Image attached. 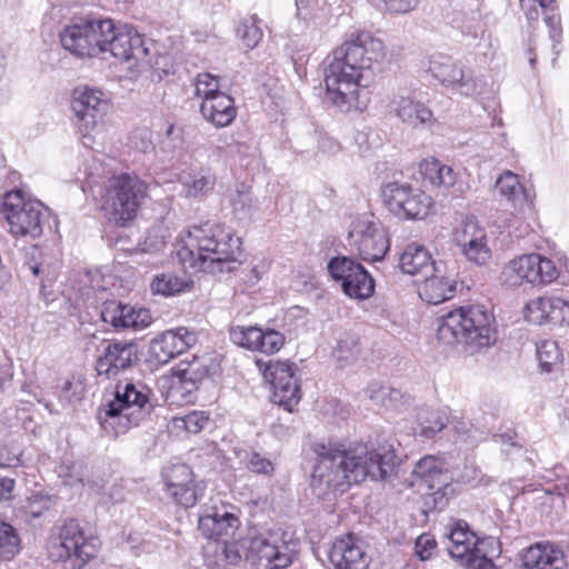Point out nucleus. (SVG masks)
<instances>
[{
    "instance_id": "1",
    "label": "nucleus",
    "mask_w": 569,
    "mask_h": 569,
    "mask_svg": "<svg viewBox=\"0 0 569 569\" xmlns=\"http://www.w3.org/2000/svg\"><path fill=\"white\" fill-rule=\"evenodd\" d=\"M386 57L383 42L369 31H355L336 48L325 69L327 99L340 111L362 110L365 89Z\"/></svg>"
},
{
    "instance_id": "2",
    "label": "nucleus",
    "mask_w": 569,
    "mask_h": 569,
    "mask_svg": "<svg viewBox=\"0 0 569 569\" xmlns=\"http://www.w3.org/2000/svg\"><path fill=\"white\" fill-rule=\"evenodd\" d=\"M312 451L317 463L311 476V488L319 498L337 491L343 492L350 485L367 477L385 480L397 466V456L391 445L370 449L360 443L345 448L342 445L315 442Z\"/></svg>"
},
{
    "instance_id": "3",
    "label": "nucleus",
    "mask_w": 569,
    "mask_h": 569,
    "mask_svg": "<svg viewBox=\"0 0 569 569\" xmlns=\"http://www.w3.org/2000/svg\"><path fill=\"white\" fill-rule=\"evenodd\" d=\"M241 256L240 238L219 223L194 226L188 231L187 243L178 250L184 269L209 273L231 272Z\"/></svg>"
},
{
    "instance_id": "4",
    "label": "nucleus",
    "mask_w": 569,
    "mask_h": 569,
    "mask_svg": "<svg viewBox=\"0 0 569 569\" xmlns=\"http://www.w3.org/2000/svg\"><path fill=\"white\" fill-rule=\"evenodd\" d=\"M157 399L150 387L142 381L119 382L114 400L102 405L98 419L104 430L124 432L131 426H139L154 411Z\"/></svg>"
},
{
    "instance_id": "5",
    "label": "nucleus",
    "mask_w": 569,
    "mask_h": 569,
    "mask_svg": "<svg viewBox=\"0 0 569 569\" xmlns=\"http://www.w3.org/2000/svg\"><path fill=\"white\" fill-rule=\"evenodd\" d=\"M492 322L493 316L483 306L460 307L441 318L437 336L447 346L465 343L470 352H476L496 342Z\"/></svg>"
},
{
    "instance_id": "6",
    "label": "nucleus",
    "mask_w": 569,
    "mask_h": 569,
    "mask_svg": "<svg viewBox=\"0 0 569 569\" xmlns=\"http://www.w3.org/2000/svg\"><path fill=\"white\" fill-rule=\"evenodd\" d=\"M147 196L148 186L138 176L131 173L113 176L104 187L102 209L110 222L123 227L137 217Z\"/></svg>"
},
{
    "instance_id": "7",
    "label": "nucleus",
    "mask_w": 569,
    "mask_h": 569,
    "mask_svg": "<svg viewBox=\"0 0 569 569\" xmlns=\"http://www.w3.org/2000/svg\"><path fill=\"white\" fill-rule=\"evenodd\" d=\"M448 539L451 543L449 555L463 561L469 569H499L492 561L499 553L497 541L490 537L478 538L466 521H455Z\"/></svg>"
},
{
    "instance_id": "8",
    "label": "nucleus",
    "mask_w": 569,
    "mask_h": 569,
    "mask_svg": "<svg viewBox=\"0 0 569 569\" xmlns=\"http://www.w3.org/2000/svg\"><path fill=\"white\" fill-rule=\"evenodd\" d=\"M2 213L14 237L37 239L43 232L47 208L39 200L26 199L21 190L6 193Z\"/></svg>"
},
{
    "instance_id": "9",
    "label": "nucleus",
    "mask_w": 569,
    "mask_h": 569,
    "mask_svg": "<svg viewBox=\"0 0 569 569\" xmlns=\"http://www.w3.org/2000/svg\"><path fill=\"white\" fill-rule=\"evenodd\" d=\"M425 71L443 87L461 96L476 98L488 92V83L482 74L466 69L462 62L450 57H431Z\"/></svg>"
},
{
    "instance_id": "10",
    "label": "nucleus",
    "mask_w": 569,
    "mask_h": 569,
    "mask_svg": "<svg viewBox=\"0 0 569 569\" xmlns=\"http://www.w3.org/2000/svg\"><path fill=\"white\" fill-rule=\"evenodd\" d=\"M297 542L278 529L251 537L247 558L256 569H284L292 561Z\"/></svg>"
},
{
    "instance_id": "11",
    "label": "nucleus",
    "mask_w": 569,
    "mask_h": 569,
    "mask_svg": "<svg viewBox=\"0 0 569 569\" xmlns=\"http://www.w3.org/2000/svg\"><path fill=\"white\" fill-rule=\"evenodd\" d=\"M349 246L365 261H379L389 250V239L382 223L371 213L357 216L350 223Z\"/></svg>"
},
{
    "instance_id": "12",
    "label": "nucleus",
    "mask_w": 569,
    "mask_h": 569,
    "mask_svg": "<svg viewBox=\"0 0 569 569\" xmlns=\"http://www.w3.org/2000/svg\"><path fill=\"white\" fill-rule=\"evenodd\" d=\"M97 551L93 539L84 536L80 523L70 519L61 527L59 537L48 546L49 558L52 561H71L73 569L83 567Z\"/></svg>"
},
{
    "instance_id": "13",
    "label": "nucleus",
    "mask_w": 569,
    "mask_h": 569,
    "mask_svg": "<svg viewBox=\"0 0 569 569\" xmlns=\"http://www.w3.org/2000/svg\"><path fill=\"white\" fill-rule=\"evenodd\" d=\"M559 276L555 262L537 253L523 254L509 261L500 273V281L509 288L523 283L548 284Z\"/></svg>"
},
{
    "instance_id": "14",
    "label": "nucleus",
    "mask_w": 569,
    "mask_h": 569,
    "mask_svg": "<svg viewBox=\"0 0 569 569\" xmlns=\"http://www.w3.org/2000/svg\"><path fill=\"white\" fill-rule=\"evenodd\" d=\"M71 109L78 120L79 131L82 134V143L90 147L91 132L110 109V100L101 90L78 87L72 91Z\"/></svg>"
},
{
    "instance_id": "15",
    "label": "nucleus",
    "mask_w": 569,
    "mask_h": 569,
    "mask_svg": "<svg viewBox=\"0 0 569 569\" xmlns=\"http://www.w3.org/2000/svg\"><path fill=\"white\" fill-rule=\"evenodd\" d=\"M381 196L386 208L400 219H423L432 204L431 198L423 191L398 182L387 183Z\"/></svg>"
},
{
    "instance_id": "16",
    "label": "nucleus",
    "mask_w": 569,
    "mask_h": 569,
    "mask_svg": "<svg viewBox=\"0 0 569 569\" xmlns=\"http://www.w3.org/2000/svg\"><path fill=\"white\" fill-rule=\"evenodd\" d=\"M257 365L261 368L262 361H257ZM263 366V376L272 388V402L292 412L301 398L297 367L289 361L279 360L269 361Z\"/></svg>"
},
{
    "instance_id": "17",
    "label": "nucleus",
    "mask_w": 569,
    "mask_h": 569,
    "mask_svg": "<svg viewBox=\"0 0 569 569\" xmlns=\"http://www.w3.org/2000/svg\"><path fill=\"white\" fill-rule=\"evenodd\" d=\"M102 21L78 19L66 26L60 32L62 47L80 58H91L103 53V47H100Z\"/></svg>"
},
{
    "instance_id": "18",
    "label": "nucleus",
    "mask_w": 569,
    "mask_h": 569,
    "mask_svg": "<svg viewBox=\"0 0 569 569\" xmlns=\"http://www.w3.org/2000/svg\"><path fill=\"white\" fill-rule=\"evenodd\" d=\"M211 369V358L196 357L181 360L172 371L173 385L171 392L173 396H180L183 401H193V393L198 390L200 383L209 376Z\"/></svg>"
},
{
    "instance_id": "19",
    "label": "nucleus",
    "mask_w": 569,
    "mask_h": 569,
    "mask_svg": "<svg viewBox=\"0 0 569 569\" xmlns=\"http://www.w3.org/2000/svg\"><path fill=\"white\" fill-rule=\"evenodd\" d=\"M453 240L460 252L470 262L485 264L491 257L486 232L473 219H468L460 228L456 229Z\"/></svg>"
},
{
    "instance_id": "20",
    "label": "nucleus",
    "mask_w": 569,
    "mask_h": 569,
    "mask_svg": "<svg viewBox=\"0 0 569 569\" xmlns=\"http://www.w3.org/2000/svg\"><path fill=\"white\" fill-rule=\"evenodd\" d=\"M328 557L335 569L368 568L365 541L351 533L337 539L332 543Z\"/></svg>"
},
{
    "instance_id": "21",
    "label": "nucleus",
    "mask_w": 569,
    "mask_h": 569,
    "mask_svg": "<svg viewBox=\"0 0 569 569\" xmlns=\"http://www.w3.org/2000/svg\"><path fill=\"white\" fill-rule=\"evenodd\" d=\"M100 315L102 321L114 329H144L152 322L148 309H136L116 300L104 301Z\"/></svg>"
},
{
    "instance_id": "22",
    "label": "nucleus",
    "mask_w": 569,
    "mask_h": 569,
    "mask_svg": "<svg viewBox=\"0 0 569 569\" xmlns=\"http://www.w3.org/2000/svg\"><path fill=\"white\" fill-rule=\"evenodd\" d=\"M101 27L100 47H103V53L109 52L119 60H129L134 56V51L140 49L142 41L139 34L117 29L110 19H104Z\"/></svg>"
},
{
    "instance_id": "23",
    "label": "nucleus",
    "mask_w": 569,
    "mask_h": 569,
    "mask_svg": "<svg viewBox=\"0 0 569 569\" xmlns=\"http://www.w3.org/2000/svg\"><path fill=\"white\" fill-rule=\"evenodd\" d=\"M134 360H137V352L133 343H109L103 353L98 357L96 370L99 376L110 379L131 368Z\"/></svg>"
},
{
    "instance_id": "24",
    "label": "nucleus",
    "mask_w": 569,
    "mask_h": 569,
    "mask_svg": "<svg viewBox=\"0 0 569 569\" xmlns=\"http://www.w3.org/2000/svg\"><path fill=\"white\" fill-rule=\"evenodd\" d=\"M196 335L187 328H178L163 332L151 342V353L159 363H167L194 345Z\"/></svg>"
},
{
    "instance_id": "25",
    "label": "nucleus",
    "mask_w": 569,
    "mask_h": 569,
    "mask_svg": "<svg viewBox=\"0 0 569 569\" xmlns=\"http://www.w3.org/2000/svg\"><path fill=\"white\" fill-rule=\"evenodd\" d=\"M239 526L240 521L233 513L227 510L220 512L217 508H213L210 512L199 517L198 528L206 538L221 540L227 543Z\"/></svg>"
},
{
    "instance_id": "26",
    "label": "nucleus",
    "mask_w": 569,
    "mask_h": 569,
    "mask_svg": "<svg viewBox=\"0 0 569 569\" xmlns=\"http://www.w3.org/2000/svg\"><path fill=\"white\" fill-rule=\"evenodd\" d=\"M523 569H565L567 561L563 552L550 543H536L522 555Z\"/></svg>"
},
{
    "instance_id": "27",
    "label": "nucleus",
    "mask_w": 569,
    "mask_h": 569,
    "mask_svg": "<svg viewBox=\"0 0 569 569\" xmlns=\"http://www.w3.org/2000/svg\"><path fill=\"white\" fill-rule=\"evenodd\" d=\"M453 276V271L448 272V267L445 263L441 273L432 272L430 277L425 279L419 289V296L430 305H438L451 299L457 286Z\"/></svg>"
},
{
    "instance_id": "28",
    "label": "nucleus",
    "mask_w": 569,
    "mask_h": 569,
    "mask_svg": "<svg viewBox=\"0 0 569 569\" xmlns=\"http://www.w3.org/2000/svg\"><path fill=\"white\" fill-rule=\"evenodd\" d=\"M569 316V303L560 298H537L526 305V318L532 323L561 322Z\"/></svg>"
},
{
    "instance_id": "29",
    "label": "nucleus",
    "mask_w": 569,
    "mask_h": 569,
    "mask_svg": "<svg viewBox=\"0 0 569 569\" xmlns=\"http://www.w3.org/2000/svg\"><path fill=\"white\" fill-rule=\"evenodd\" d=\"M392 110L397 117L413 129L430 126L433 122L431 110L410 96H398L392 100Z\"/></svg>"
},
{
    "instance_id": "30",
    "label": "nucleus",
    "mask_w": 569,
    "mask_h": 569,
    "mask_svg": "<svg viewBox=\"0 0 569 569\" xmlns=\"http://www.w3.org/2000/svg\"><path fill=\"white\" fill-rule=\"evenodd\" d=\"M399 266L405 273L419 274L427 271L441 273L443 261H433L429 251L419 244H409L401 253Z\"/></svg>"
},
{
    "instance_id": "31",
    "label": "nucleus",
    "mask_w": 569,
    "mask_h": 569,
    "mask_svg": "<svg viewBox=\"0 0 569 569\" xmlns=\"http://www.w3.org/2000/svg\"><path fill=\"white\" fill-rule=\"evenodd\" d=\"M200 111L217 128L229 126L237 114L233 99L227 93L214 94L202 101Z\"/></svg>"
},
{
    "instance_id": "32",
    "label": "nucleus",
    "mask_w": 569,
    "mask_h": 569,
    "mask_svg": "<svg viewBox=\"0 0 569 569\" xmlns=\"http://www.w3.org/2000/svg\"><path fill=\"white\" fill-rule=\"evenodd\" d=\"M420 172L423 180L440 192H447L456 182L453 170L439 160L431 158L420 163Z\"/></svg>"
},
{
    "instance_id": "33",
    "label": "nucleus",
    "mask_w": 569,
    "mask_h": 569,
    "mask_svg": "<svg viewBox=\"0 0 569 569\" xmlns=\"http://www.w3.org/2000/svg\"><path fill=\"white\" fill-rule=\"evenodd\" d=\"M193 281L181 278L173 272L156 274L150 282V291L154 296L171 297L190 291Z\"/></svg>"
},
{
    "instance_id": "34",
    "label": "nucleus",
    "mask_w": 569,
    "mask_h": 569,
    "mask_svg": "<svg viewBox=\"0 0 569 569\" xmlns=\"http://www.w3.org/2000/svg\"><path fill=\"white\" fill-rule=\"evenodd\" d=\"M412 475L427 486L428 489H433L437 482H440L445 477H451L446 469L445 462L433 456H426L420 459L413 470Z\"/></svg>"
},
{
    "instance_id": "35",
    "label": "nucleus",
    "mask_w": 569,
    "mask_h": 569,
    "mask_svg": "<svg viewBox=\"0 0 569 569\" xmlns=\"http://www.w3.org/2000/svg\"><path fill=\"white\" fill-rule=\"evenodd\" d=\"M188 197L198 198L210 193L216 186V176L209 169H200L180 177Z\"/></svg>"
},
{
    "instance_id": "36",
    "label": "nucleus",
    "mask_w": 569,
    "mask_h": 569,
    "mask_svg": "<svg viewBox=\"0 0 569 569\" xmlns=\"http://www.w3.org/2000/svg\"><path fill=\"white\" fill-rule=\"evenodd\" d=\"M451 477H445L440 482L436 483L430 492L422 496V511L428 515L432 511L443 510L451 497L455 495V488L451 485Z\"/></svg>"
},
{
    "instance_id": "37",
    "label": "nucleus",
    "mask_w": 569,
    "mask_h": 569,
    "mask_svg": "<svg viewBox=\"0 0 569 569\" xmlns=\"http://www.w3.org/2000/svg\"><path fill=\"white\" fill-rule=\"evenodd\" d=\"M366 392L375 405L388 410H398L405 403V395L399 389L380 382L370 383Z\"/></svg>"
},
{
    "instance_id": "38",
    "label": "nucleus",
    "mask_w": 569,
    "mask_h": 569,
    "mask_svg": "<svg viewBox=\"0 0 569 569\" xmlns=\"http://www.w3.org/2000/svg\"><path fill=\"white\" fill-rule=\"evenodd\" d=\"M351 278L343 283V292L356 299L369 298L375 291V282L368 271L359 263Z\"/></svg>"
},
{
    "instance_id": "39",
    "label": "nucleus",
    "mask_w": 569,
    "mask_h": 569,
    "mask_svg": "<svg viewBox=\"0 0 569 569\" xmlns=\"http://www.w3.org/2000/svg\"><path fill=\"white\" fill-rule=\"evenodd\" d=\"M496 189L501 198L513 206L522 203L526 198L525 188L521 186L518 176L509 170L499 176L496 181Z\"/></svg>"
},
{
    "instance_id": "40",
    "label": "nucleus",
    "mask_w": 569,
    "mask_h": 569,
    "mask_svg": "<svg viewBox=\"0 0 569 569\" xmlns=\"http://www.w3.org/2000/svg\"><path fill=\"white\" fill-rule=\"evenodd\" d=\"M359 355V340L355 335L342 333L337 339V345L332 350V357L341 367L351 363Z\"/></svg>"
},
{
    "instance_id": "41",
    "label": "nucleus",
    "mask_w": 569,
    "mask_h": 569,
    "mask_svg": "<svg viewBox=\"0 0 569 569\" xmlns=\"http://www.w3.org/2000/svg\"><path fill=\"white\" fill-rule=\"evenodd\" d=\"M230 340L244 349L258 351L259 339L262 337V329L258 327H232L230 329Z\"/></svg>"
},
{
    "instance_id": "42",
    "label": "nucleus",
    "mask_w": 569,
    "mask_h": 569,
    "mask_svg": "<svg viewBox=\"0 0 569 569\" xmlns=\"http://www.w3.org/2000/svg\"><path fill=\"white\" fill-rule=\"evenodd\" d=\"M167 493L179 505L189 508L203 496L204 487L200 482L177 488H166Z\"/></svg>"
},
{
    "instance_id": "43",
    "label": "nucleus",
    "mask_w": 569,
    "mask_h": 569,
    "mask_svg": "<svg viewBox=\"0 0 569 569\" xmlns=\"http://www.w3.org/2000/svg\"><path fill=\"white\" fill-rule=\"evenodd\" d=\"M230 203L233 212L247 218L254 209V201L251 194L250 187L246 183H238L233 193L230 196Z\"/></svg>"
},
{
    "instance_id": "44",
    "label": "nucleus",
    "mask_w": 569,
    "mask_h": 569,
    "mask_svg": "<svg viewBox=\"0 0 569 569\" xmlns=\"http://www.w3.org/2000/svg\"><path fill=\"white\" fill-rule=\"evenodd\" d=\"M419 435L425 439L433 438L448 423V417L440 411H428L419 418Z\"/></svg>"
},
{
    "instance_id": "45",
    "label": "nucleus",
    "mask_w": 569,
    "mask_h": 569,
    "mask_svg": "<svg viewBox=\"0 0 569 569\" xmlns=\"http://www.w3.org/2000/svg\"><path fill=\"white\" fill-rule=\"evenodd\" d=\"M19 542L14 528L0 521V559L10 560L18 552Z\"/></svg>"
},
{
    "instance_id": "46",
    "label": "nucleus",
    "mask_w": 569,
    "mask_h": 569,
    "mask_svg": "<svg viewBox=\"0 0 569 569\" xmlns=\"http://www.w3.org/2000/svg\"><path fill=\"white\" fill-rule=\"evenodd\" d=\"M237 34L246 48L253 49L262 39L263 33L258 24V19L256 17H249L239 23Z\"/></svg>"
},
{
    "instance_id": "47",
    "label": "nucleus",
    "mask_w": 569,
    "mask_h": 569,
    "mask_svg": "<svg viewBox=\"0 0 569 569\" xmlns=\"http://www.w3.org/2000/svg\"><path fill=\"white\" fill-rule=\"evenodd\" d=\"M537 357L540 367L549 372L555 366L561 362L562 355L556 341L546 340L537 346Z\"/></svg>"
},
{
    "instance_id": "48",
    "label": "nucleus",
    "mask_w": 569,
    "mask_h": 569,
    "mask_svg": "<svg viewBox=\"0 0 569 569\" xmlns=\"http://www.w3.org/2000/svg\"><path fill=\"white\" fill-rule=\"evenodd\" d=\"M358 264L353 259L337 257L329 261L328 270L335 280L341 281V288L343 289V283L351 278L349 274H353Z\"/></svg>"
},
{
    "instance_id": "49",
    "label": "nucleus",
    "mask_w": 569,
    "mask_h": 569,
    "mask_svg": "<svg viewBox=\"0 0 569 569\" xmlns=\"http://www.w3.org/2000/svg\"><path fill=\"white\" fill-rule=\"evenodd\" d=\"M166 488H177L196 483L193 472L187 465H176L168 469L164 475Z\"/></svg>"
},
{
    "instance_id": "50",
    "label": "nucleus",
    "mask_w": 569,
    "mask_h": 569,
    "mask_svg": "<svg viewBox=\"0 0 569 569\" xmlns=\"http://www.w3.org/2000/svg\"><path fill=\"white\" fill-rule=\"evenodd\" d=\"M194 92L197 97L202 98V101L214 94H221L219 78L211 73H199L194 81Z\"/></svg>"
},
{
    "instance_id": "51",
    "label": "nucleus",
    "mask_w": 569,
    "mask_h": 569,
    "mask_svg": "<svg viewBox=\"0 0 569 569\" xmlns=\"http://www.w3.org/2000/svg\"><path fill=\"white\" fill-rule=\"evenodd\" d=\"M284 336L273 329L262 330V337L259 339L258 351L266 355L278 352L284 345Z\"/></svg>"
},
{
    "instance_id": "52",
    "label": "nucleus",
    "mask_w": 569,
    "mask_h": 569,
    "mask_svg": "<svg viewBox=\"0 0 569 569\" xmlns=\"http://www.w3.org/2000/svg\"><path fill=\"white\" fill-rule=\"evenodd\" d=\"M176 421L179 422V427L184 428L188 432L199 433L209 423V416L204 411H192Z\"/></svg>"
},
{
    "instance_id": "53",
    "label": "nucleus",
    "mask_w": 569,
    "mask_h": 569,
    "mask_svg": "<svg viewBox=\"0 0 569 569\" xmlns=\"http://www.w3.org/2000/svg\"><path fill=\"white\" fill-rule=\"evenodd\" d=\"M375 6L383 8L392 13H408L415 10L419 0H369Z\"/></svg>"
},
{
    "instance_id": "54",
    "label": "nucleus",
    "mask_w": 569,
    "mask_h": 569,
    "mask_svg": "<svg viewBox=\"0 0 569 569\" xmlns=\"http://www.w3.org/2000/svg\"><path fill=\"white\" fill-rule=\"evenodd\" d=\"M246 466L251 472L264 476L272 475L274 470L273 463L258 452H251L248 456Z\"/></svg>"
},
{
    "instance_id": "55",
    "label": "nucleus",
    "mask_w": 569,
    "mask_h": 569,
    "mask_svg": "<svg viewBox=\"0 0 569 569\" xmlns=\"http://www.w3.org/2000/svg\"><path fill=\"white\" fill-rule=\"evenodd\" d=\"M437 547L435 538L429 533L420 535L415 543L416 555L420 560H428L432 557V553Z\"/></svg>"
},
{
    "instance_id": "56",
    "label": "nucleus",
    "mask_w": 569,
    "mask_h": 569,
    "mask_svg": "<svg viewBox=\"0 0 569 569\" xmlns=\"http://www.w3.org/2000/svg\"><path fill=\"white\" fill-rule=\"evenodd\" d=\"M545 22L547 28L549 29V37L550 40L552 41V50L555 51V53H558V51H556V47L558 43H560L562 37L560 18L556 14H550L545 18Z\"/></svg>"
},
{
    "instance_id": "57",
    "label": "nucleus",
    "mask_w": 569,
    "mask_h": 569,
    "mask_svg": "<svg viewBox=\"0 0 569 569\" xmlns=\"http://www.w3.org/2000/svg\"><path fill=\"white\" fill-rule=\"evenodd\" d=\"M20 465L19 455L12 452L8 447L0 448V468L17 467Z\"/></svg>"
},
{
    "instance_id": "58",
    "label": "nucleus",
    "mask_w": 569,
    "mask_h": 569,
    "mask_svg": "<svg viewBox=\"0 0 569 569\" xmlns=\"http://www.w3.org/2000/svg\"><path fill=\"white\" fill-rule=\"evenodd\" d=\"M171 72H173V70L170 58L168 56H159L154 60L153 73L158 77L159 80H161L162 74L167 76Z\"/></svg>"
},
{
    "instance_id": "59",
    "label": "nucleus",
    "mask_w": 569,
    "mask_h": 569,
    "mask_svg": "<svg viewBox=\"0 0 569 569\" xmlns=\"http://www.w3.org/2000/svg\"><path fill=\"white\" fill-rule=\"evenodd\" d=\"M14 480L11 478H0V501H8L12 498Z\"/></svg>"
},
{
    "instance_id": "60",
    "label": "nucleus",
    "mask_w": 569,
    "mask_h": 569,
    "mask_svg": "<svg viewBox=\"0 0 569 569\" xmlns=\"http://www.w3.org/2000/svg\"><path fill=\"white\" fill-rule=\"evenodd\" d=\"M520 7L523 10L528 21H537L539 18V10L535 6V0H519Z\"/></svg>"
},
{
    "instance_id": "61",
    "label": "nucleus",
    "mask_w": 569,
    "mask_h": 569,
    "mask_svg": "<svg viewBox=\"0 0 569 569\" xmlns=\"http://www.w3.org/2000/svg\"><path fill=\"white\" fill-rule=\"evenodd\" d=\"M479 470L473 466H466L460 478L463 482L475 485L479 482L478 478Z\"/></svg>"
},
{
    "instance_id": "62",
    "label": "nucleus",
    "mask_w": 569,
    "mask_h": 569,
    "mask_svg": "<svg viewBox=\"0 0 569 569\" xmlns=\"http://www.w3.org/2000/svg\"><path fill=\"white\" fill-rule=\"evenodd\" d=\"M297 16L303 20L312 18L309 11V0H296Z\"/></svg>"
},
{
    "instance_id": "63",
    "label": "nucleus",
    "mask_w": 569,
    "mask_h": 569,
    "mask_svg": "<svg viewBox=\"0 0 569 569\" xmlns=\"http://www.w3.org/2000/svg\"><path fill=\"white\" fill-rule=\"evenodd\" d=\"M271 431H272L273 436H276L278 438H284V437L289 436V427H286L281 423L273 425L271 427Z\"/></svg>"
},
{
    "instance_id": "64",
    "label": "nucleus",
    "mask_w": 569,
    "mask_h": 569,
    "mask_svg": "<svg viewBox=\"0 0 569 569\" xmlns=\"http://www.w3.org/2000/svg\"><path fill=\"white\" fill-rule=\"evenodd\" d=\"M27 269L36 277L44 273V268L42 263L28 264Z\"/></svg>"
}]
</instances>
